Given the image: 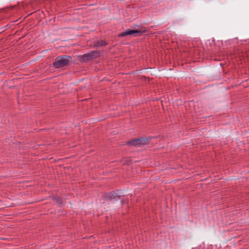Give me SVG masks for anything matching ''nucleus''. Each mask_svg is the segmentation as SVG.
<instances>
[{"label":"nucleus","mask_w":249,"mask_h":249,"mask_svg":"<svg viewBox=\"0 0 249 249\" xmlns=\"http://www.w3.org/2000/svg\"><path fill=\"white\" fill-rule=\"evenodd\" d=\"M71 59V56L69 55H61L57 56L53 63V66L55 69H59L67 66Z\"/></svg>","instance_id":"1"},{"label":"nucleus","mask_w":249,"mask_h":249,"mask_svg":"<svg viewBox=\"0 0 249 249\" xmlns=\"http://www.w3.org/2000/svg\"><path fill=\"white\" fill-rule=\"evenodd\" d=\"M146 32V30L138 31L127 29L125 31L121 33L118 35L119 37H123L127 36H141Z\"/></svg>","instance_id":"2"},{"label":"nucleus","mask_w":249,"mask_h":249,"mask_svg":"<svg viewBox=\"0 0 249 249\" xmlns=\"http://www.w3.org/2000/svg\"><path fill=\"white\" fill-rule=\"evenodd\" d=\"M149 142L148 139L146 138H141L139 139H134L126 142L125 144L131 145L135 146H141L147 144Z\"/></svg>","instance_id":"3"},{"label":"nucleus","mask_w":249,"mask_h":249,"mask_svg":"<svg viewBox=\"0 0 249 249\" xmlns=\"http://www.w3.org/2000/svg\"><path fill=\"white\" fill-rule=\"evenodd\" d=\"M121 196H124V195H119L115 191H112L108 193H105L102 196V197L104 200L109 201L119 200Z\"/></svg>","instance_id":"4"},{"label":"nucleus","mask_w":249,"mask_h":249,"mask_svg":"<svg viewBox=\"0 0 249 249\" xmlns=\"http://www.w3.org/2000/svg\"><path fill=\"white\" fill-rule=\"evenodd\" d=\"M107 44V43L103 40H97L94 41L92 43V46L93 48L96 47H101L105 46Z\"/></svg>","instance_id":"5"},{"label":"nucleus","mask_w":249,"mask_h":249,"mask_svg":"<svg viewBox=\"0 0 249 249\" xmlns=\"http://www.w3.org/2000/svg\"><path fill=\"white\" fill-rule=\"evenodd\" d=\"M78 60L80 62H87L88 61L91 60L90 54L89 53H85L83 55H80L78 56Z\"/></svg>","instance_id":"6"},{"label":"nucleus","mask_w":249,"mask_h":249,"mask_svg":"<svg viewBox=\"0 0 249 249\" xmlns=\"http://www.w3.org/2000/svg\"><path fill=\"white\" fill-rule=\"evenodd\" d=\"M91 60L97 58L101 55V52L98 51H93L89 53Z\"/></svg>","instance_id":"7"},{"label":"nucleus","mask_w":249,"mask_h":249,"mask_svg":"<svg viewBox=\"0 0 249 249\" xmlns=\"http://www.w3.org/2000/svg\"><path fill=\"white\" fill-rule=\"evenodd\" d=\"M53 199L54 200L56 203L60 205H62L63 204V200L60 197H54Z\"/></svg>","instance_id":"8"},{"label":"nucleus","mask_w":249,"mask_h":249,"mask_svg":"<svg viewBox=\"0 0 249 249\" xmlns=\"http://www.w3.org/2000/svg\"><path fill=\"white\" fill-rule=\"evenodd\" d=\"M131 162L130 160H126L124 161V164L125 165H129Z\"/></svg>","instance_id":"9"}]
</instances>
